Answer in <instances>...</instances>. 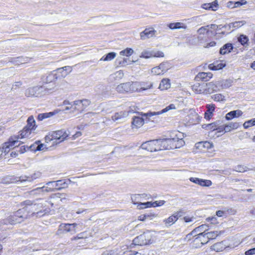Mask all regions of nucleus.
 Here are the masks:
<instances>
[{
	"label": "nucleus",
	"instance_id": "ddd939ff",
	"mask_svg": "<svg viewBox=\"0 0 255 255\" xmlns=\"http://www.w3.org/2000/svg\"><path fill=\"white\" fill-rule=\"evenodd\" d=\"M212 76L213 74L210 72H200L199 73L196 75V76L195 78V79L197 81H209L212 77Z\"/></svg>",
	"mask_w": 255,
	"mask_h": 255
},
{
	"label": "nucleus",
	"instance_id": "58836bf2",
	"mask_svg": "<svg viewBox=\"0 0 255 255\" xmlns=\"http://www.w3.org/2000/svg\"><path fill=\"white\" fill-rule=\"evenodd\" d=\"M56 79H57V77L56 76L55 74L51 73L49 74L46 77L45 79H43V82L48 83H51L53 81H55Z\"/></svg>",
	"mask_w": 255,
	"mask_h": 255
},
{
	"label": "nucleus",
	"instance_id": "4be33fe9",
	"mask_svg": "<svg viewBox=\"0 0 255 255\" xmlns=\"http://www.w3.org/2000/svg\"><path fill=\"white\" fill-rule=\"evenodd\" d=\"M218 4L217 0H215L212 3H204L202 5V7L205 9L212 10L215 11L217 10Z\"/></svg>",
	"mask_w": 255,
	"mask_h": 255
},
{
	"label": "nucleus",
	"instance_id": "9d476101",
	"mask_svg": "<svg viewBox=\"0 0 255 255\" xmlns=\"http://www.w3.org/2000/svg\"><path fill=\"white\" fill-rule=\"evenodd\" d=\"M175 105L173 104H171L170 105H169V106H167L165 108L162 109L161 111H159V112H148L147 113H145V114H143V116L146 117H150L151 116H156V115H160L161 114H163V113H166L167 112V111L170 110H172V109H175Z\"/></svg>",
	"mask_w": 255,
	"mask_h": 255
},
{
	"label": "nucleus",
	"instance_id": "6e6552de",
	"mask_svg": "<svg viewBox=\"0 0 255 255\" xmlns=\"http://www.w3.org/2000/svg\"><path fill=\"white\" fill-rule=\"evenodd\" d=\"M52 137L56 139L60 140V142L64 140L69 135L66 131L64 129H60L51 132Z\"/></svg>",
	"mask_w": 255,
	"mask_h": 255
},
{
	"label": "nucleus",
	"instance_id": "f704fd0d",
	"mask_svg": "<svg viewBox=\"0 0 255 255\" xmlns=\"http://www.w3.org/2000/svg\"><path fill=\"white\" fill-rule=\"evenodd\" d=\"M73 105V107H74L73 108L75 110L79 111L80 112H82L84 110L82 102L80 100L74 101Z\"/></svg>",
	"mask_w": 255,
	"mask_h": 255
},
{
	"label": "nucleus",
	"instance_id": "e2e57ef3",
	"mask_svg": "<svg viewBox=\"0 0 255 255\" xmlns=\"http://www.w3.org/2000/svg\"><path fill=\"white\" fill-rule=\"evenodd\" d=\"M207 128L209 129L214 130L217 129V126L215 123H213L207 125Z\"/></svg>",
	"mask_w": 255,
	"mask_h": 255
},
{
	"label": "nucleus",
	"instance_id": "0eeeda50",
	"mask_svg": "<svg viewBox=\"0 0 255 255\" xmlns=\"http://www.w3.org/2000/svg\"><path fill=\"white\" fill-rule=\"evenodd\" d=\"M77 226L75 223L74 224H61L59 226V229L57 232V235L66 233L72 231H75V228Z\"/></svg>",
	"mask_w": 255,
	"mask_h": 255
},
{
	"label": "nucleus",
	"instance_id": "3c124183",
	"mask_svg": "<svg viewBox=\"0 0 255 255\" xmlns=\"http://www.w3.org/2000/svg\"><path fill=\"white\" fill-rule=\"evenodd\" d=\"M167 69L159 70L157 67H154L151 69V73L154 75H160L163 74V73L166 71Z\"/></svg>",
	"mask_w": 255,
	"mask_h": 255
},
{
	"label": "nucleus",
	"instance_id": "1a4fd4ad",
	"mask_svg": "<svg viewBox=\"0 0 255 255\" xmlns=\"http://www.w3.org/2000/svg\"><path fill=\"white\" fill-rule=\"evenodd\" d=\"M16 140L13 139L12 138L9 139V140L3 143L2 147L0 148V151L1 152H4L5 154L8 153L10 149H13L14 148V144Z\"/></svg>",
	"mask_w": 255,
	"mask_h": 255
},
{
	"label": "nucleus",
	"instance_id": "13d9d810",
	"mask_svg": "<svg viewBox=\"0 0 255 255\" xmlns=\"http://www.w3.org/2000/svg\"><path fill=\"white\" fill-rule=\"evenodd\" d=\"M246 168V166L238 165L235 167V170L239 172H244L247 170Z\"/></svg>",
	"mask_w": 255,
	"mask_h": 255
},
{
	"label": "nucleus",
	"instance_id": "412c9836",
	"mask_svg": "<svg viewBox=\"0 0 255 255\" xmlns=\"http://www.w3.org/2000/svg\"><path fill=\"white\" fill-rule=\"evenodd\" d=\"M233 46L231 43H227L224 45L220 50V54L225 55L231 52L233 49Z\"/></svg>",
	"mask_w": 255,
	"mask_h": 255
},
{
	"label": "nucleus",
	"instance_id": "c9c22d12",
	"mask_svg": "<svg viewBox=\"0 0 255 255\" xmlns=\"http://www.w3.org/2000/svg\"><path fill=\"white\" fill-rule=\"evenodd\" d=\"M177 221V218L175 217L173 215L168 217L167 219L164 220L165 225L167 227H169Z\"/></svg>",
	"mask_w": 255,
	"mask_h": 255
},
{
	"label": "nucleus",
	"instance_id": "a18cd8bd",
	"mask_svg": "<svg viewBox=\"0 0 255 255\" xmlns=\"http://www.w3.org/2000/svg\"><path fill=\"white\" fill-rule=\"evenodd\" d=\"M29 60L28 57H17V65L27 63Z\"/></svg>",
	"mask_w": 255,
	"mask_h": 255
},
{
	"label": "nucleus",
	"instance_id": "5701e85b",
	"mask_svg": "<svg viewBox=\"0 0 255 255\" xmlns=\"http://www.w3.org/2000/svg\"><path fill=\"white\" fill-rule=\"evenodd\" d=\"M206 88L207 94L217 92V86L215 85L214 82L206 83Z\"/></svg>",
	"mask_w": 255,
	"mask_h": 255
},
{
	"label": "nucleus",
	"instance_id": "393cba45",
	"mask_svg": "<svg viewBox=\"0 0 255 255\" xmlns=\"http://www.w3.org/2000/svg\"><path fill=\"white\" fill-rule=\"evenodd\" d=\"M143 124L144 119L142 118L139 117H134L133 118L132 124L136 128L142 126Z\"/></svg>",
	"mask_w": 255,
	"mask_h": 255
},
{
	"label": "nucleus",
	"instance_id": "4468645a",
	"mask_svg": "<svg viewBox=\"0 0 255 255\" xmlns=\"http://www.w3.org/2000/svg\"><path fill=\"white\" fill-rule=\"evenodd\" d=\"M194 237H195L194 241L201 242V245H204L208 242V240L207 239V236L205 233V231L201 233H199L197 235L194 234L193 235Z\"/></svg>",
	"mask_w": 255,
	"mask_h": 255
},
{
	"label": "nucleus",
	"instance_id": "b1692460",
	"mask_svg": "<svg viewBox=\"0 0 255 255\" xmlns=\"http://www.w3.org/2000/svg\"><path fill=\"white\" fill-rule=\"evenodd\" d=\"M168 27L171 29H186L187 26L182 22L170 23L168 25Z\"/></svg>",
	"mask_w": 255,
	"mask_h": 255
},
{
	"label": "nucleus",
	"instance_id": "6ab92c4d",
	"mask_svg": "<svg viewBox=\"0 0 255 255\" xmlns=\"http://www.w3.org/2000/svg\"><path fill=\"white\" fill-rule=\"evenodd\" d=\"M27 125L26 126H25L24 128L25 129H29L30 131L32 130H35L36 128V125H35V121L34 119V118L33 116H30L27 120Z\"/></svg>",
	"mask_w": 255,
	"mask_h": 255
},
{
	"label": "nucleus",
	"instance_id": "2eb2a0df",
	"mask_svg": "<svg viewBox=\"0 0 255 255\" xmlns=\"http://www.w3.org/2000/svg\"><path fill=\"white\" fill-rule=\"evenodd\" d=\"M155 32L153 28H146L144 31L140 33V38L144 40L152 37Z\"/></svg>",
	"mask_w": 255,
	"mask_h": 255
},
{
	"label": "nucleus",
	"instance_id": "7ed1b4c3",
	"mask_svg": "<svg viewBox=\"0 0 255 255\" xmlns=\"http://www.w3.org/2000/svg\"><path fill=\"white\" fill-rule=\"evenodd\" d=\"M41 176V173H34L31 176H20L19 179L17 180V187L20 188V186H28L29 183H31L36 179L39 178Z\"/></svg>",
	"mask_w": 255,
	"mask_h": 255
},
{
	"label": "nucleus",
	"instance_id": "72a5a7b5",
	"mask_svg": "<svg viewBox=\"0 0 255 255\" xmlns=\"http://www.w3.org/2000/svg\"><path fill=\"white\" fill-rule=\"evenodd\" d=\"M197 147L200 148L203 147L207 149H210L213 147V144L212 142H210L208 141L199 142L197 143Z\"/></svg>",
	"mask_w": 255,
	"mask_h": 255
},
{
	"label": "nucleus",
	"instance_id": "473e14b6",
	"mask_svg": "<svg viewBox=\"0 0 255 255\" xmlns=\"http://www.w3.org/2000/svg\"><path fill=\"white\" fill-rule=\"evenodd\" d=\"M215 106L213 104L207 105V111L205 113V117L210 119V117L213 115V112L215 110Z\"/></svg>",
	"mask_w": 255,
	"mask_h": 255
},
{
	"label": "nucleus",
	"instance_id": "2f4dec72",
	"mask_svg": "<svg viewBox=\"0 0 255 255\" xmlns=\"http://www.w3.org/2000/svg\"><path fill=\"white\" fill-rule=\"evenodd\" d=\"M55 114V113L54 112L39 114L37 116V119L39 121H41L43 120L44 119H47V118H50V117L53 116Z\"/></svg>",
	"mask_w": 255,
	"mask_h": 255
},
{
	"label": "nucleus",
	"instance_id": "dca6fc26",
	"mask_svg": "<svg viewBox=\"0 0 255 255\" xmlns=\"http://www.w3.org/2000/svg\"><path fill=\"white\" fill-rule=\"evenodd\" d=\"M27 207H24L22 209H19L17 210V223H20L22 221L18 220V218L25 219L27 218L28 213L27 212Z\"/></svg>",
	"mask_w": 255,
	"mask_h": 255
},
{
	"label": "nucleus",
	"instance_id": "bf43d9fd",
	"mask_svg": "<svg viewBox=\"0 0 255 255\" xmlns=\"http://www.w3.org/2000/svg\"><path fill=\"white\" fill-rule=\"evenodd\" d=\"M20 146V144H19L18 145H17V148L19 147V149L17 150L20 153H23L25 151H26L27 150V146L25 145H22L21 146Z\"/></svg>",
	"mask_w": 255,
	"mask_h": 255
},
{
	"label": "nucleus",
	"instance_id": "aec40b11",
	"mask_svg": "<svg viewBox=\"0 0 255 255\" xmlns=\"http://www.w3.org/2000/svg\"><path fill=\"white\" fill-rule=\"evenodd\" d=\"M207 227H208V226L206 225H202L196 228L190 234H188L186 236V237L188 239H190L191 236L194 235V234H196L197 233H198V232L201 233L202 231H203L204 230L205 231L207 230Z\"/></svg>",
	"mask_w": 255,
	"mask_h": 255
},
{
	"label": "nucleus",
	"instance_id": "cd10ccee",
	"mask_svg": "<svg viewBox=\"0 0 255 255\" xmlns=\"http://www.w3.org/2000/svg\"><path fill=\"white\" fill-rule=\"evenodd\" d=\"M170 81L168 79H163L160 82L159 88L161 90H166L170 88Z\"/></svg>",
	"mask_w": 255,
	"mask_h": 255
},
{
	"label": "nucleus",
	"instance_id": "a878e982",
	"mask_svg": "<svg viewBox=\"0 0 255 255\" xmlns=\"http://www.w3.org/2000/svg\"><path fill=\"white\" fill-rule=\"evenodd\" d=\"M174 140L176 141L174 143V149L180 148L185 143L182 138H180L177 134H175L174 135Z\"/></svg>",
	"mask_w": 255,
	"mask_h": 255
},
{
	"label": "nucleus",
	"instance_id": "c756f323",
	"mask_svg": "<svg viewBox=\"0 0 255 255\" xmlns=\"http://www.w3.org/2000/svg\"><path fill=\"white\" fill-rule=\"evenodd\" d=\"M31 131L29 130V129H25V128H23V129L20 131V133L19 135H17V142H18V139L20 138H23L24 137H28L31 134Z\"/></svg>",
	"mask_w": 255,
	"mask_h": 255
},
{
	"label": "nucleus",
	"instance_id": "a19ab883",
	"mask_svg": "<svg viewBox=\"0 0 255 255\" xmlns=\"http://www.w3.org/2000/svg\"><path fill=\"white\" fill-rule=\"evenodd\" d=\"M238 41L243 46L248 45V42L249 41L248 37L244 34L241 35L238 38Z\"/></svg>",
	"mask_w": 255,
	"mask_h": 255
},
{
	"label": "nucleus",
	"instance_id": "c85d7f7f",
	"mask_svg": "<svg viewBox=\"0 0 255 255\" xmlns=\"http://www.w3.org/2000/svg\"><path fill=\"white\" fill-rule=\"evenodd\" d=\"M165 142L167 144V149H174V143L176 141L174 140V135L173 136H171V137L164 139Z\"/></svg>",
	"mask_w": 255,
	"mask_h": 255
},
{
	"label": "nucleus",
	"instance_id": "a211bd4d",
	"mask_svg": "<svg viewBox=\"0 0 255 255\" xmlns=\"http://www.w3.org/2000/svg\"><path fill=\"white\" fill-rule=\"evenodd\" d=\"M226 64L221 61H217L212 64H209L208 67L211 70H218L222 69L225 67Z\"/></svg>",
	"mask_w": 255,
	"mask_h": 255
},
{
	"label": "nucleus",
	"instance_id": "bb28decb",
	"mask_svg": "<svg viewBox=\"0 0 255 255\" xmlns=\"http://www.w3.org/2000/svg\"><path fill=\"white\" fill-rule=\"evenodd\" d=\"M240 125L238 123H230L229 124L225 125V132L231 131L233 129H237Z\"/></svg>",
	"mask_w": 255,
	"mask_h": 255
},
{
	"label": "nucleus",
	"instance_id": "de8ad7c7",
	"mask_svg": "<svg viewBox=\"0 0 255 255\" xmlns=\"http://www.w3.org/2000/svg\"><path fill=\"white\" fill-rule=\"evenodd\" d=\"M124 117V113L123 112L116 113L112 117V119L113 121H117L122 119Z\"/></svg>",
	"mask_w": 255,
	"mask_h": 255
},
{
	"label": "nucleus",
	"instance_id": "f257e3e1",
	"mask_svg": "<svg viewBox=\"0 0 255 255\" xmlns=\"http://www.w3.org/2000/svg\"><path fill=\"white\" fill-rule=\"evenodd\" d=\"M52 88H48L47 86L43 85L42 86H35L30 87L25 91V96L27 97H39L42 94H45L50 92Z\"/></svg>",
	"mask_w": 255,
	"mask_h": 255
},
{
	"label": "nucleus",
	"instance_id": "69168bd1",
	"mask_svg": "<svg viewBox=\"0 0 255 255\" xmlns=\"http://www.w3.org/2000/svg\"><path fill=\"white\" fill-rule=\"evenodd\" d=\"M165 203L164 200L156 201L153 202V207L161 206L163 205Z\"/></svg>",
	"mask_w": 255,
	"mask_h": 255
},
{
	"label": "nucleus",
	"instance_id": "49530a36",
	"mask_svg": "<svg viewBox=\"0 0 255 255\" xmlns=\"http://www.w3.org/2000/svg\"><path fill=\"white\" fill-rule=\"evenodd\" d=\"M212 183V181L210 180L201 179L199 185L203 187H209Z\"/></svg>",
	"mask_w": 255,
	"mask_h": 255
},
{
	"label": "nucleus",
	"instance_id": "37998d69",
	"mask_svg": "<svg viewBox=\"0 0 255 255\" xmlns=\"http://www.w3.org/2000/svg\"><path fill=\"white\" fill-rule=\"evenodd\" d=\"M153 202H147L145 203L139 202V205H138L137 207L140 209L153 207Z\"/></svg>",
	"mask_w": 255,
	"mask_h": 255
},
{
	"label": "nucleus",
	"instance_id": "864d4df0",
	"mask_svg": "<svg viewBox=\"0 0 255 255\" xmlns=\"http://www.w3.org/2000/svg\"><path fill=\"white\" fill-rule=\"evenodd\" d=\"M164 53L160 51H152V57H163Z\"/></svg>",
	"mask_w": 255,
	"mask_h": 255
},
{
	"label": "nucleus",
	"instance_id": "603ef678",
	"mask_svg": "<svg viewBox=\"0 0 255 255\" xmlns=\"http://www.w3.org/2000/svg\"><path fill=\"white\" fill-rule=\"evenodd\" d=\"M246 23L245 21H235L232 23V27L234 28L240 27Z\"/></svg>",
	"mask_w": 255,
	"mask_h": 255
},
{
	"label": "nucleus",
	"instance_id": "9b49d317",
	"mask_svg": "<svg viewBox=\"0 0 255 255\" xmlns=\"http://www.w3.org/2000/svg\"><path fill=\"white\" fill-rule=\"evenodd\" d=\"M47 185H52L53 187L56 188L58 190H60L62 188H66L68 186V184L65 180H59L56 181H50L47 182Z\"/></svg>",
	"mask_w": 255,
	"mask_h": 255
},
{
	"label": "nucleus",
	"instance_id": "338daca9",
	"mask_svg": "<svg viewBox=\"0 0 255 255\" xmlns=\"http://www.w3.org/2000/svg\"><path fill=\"white\" fill-rule=\"evenodd\" d=\"M44 145L40 143V141H37V151L43 150L44 148Z\"/></svg>",
	"mask_w": 255,
	"mask_h": 255
},
{
	"label": "nucleus",
	"instance_id": "f03ea898",
	"mask_svg": "<svg viewBox=\"0 0 255 255\" xmlns=\"http://www.w3.org/2000/svg\"><path fill=\"white\" fill-rule=\"evenodd\" d=\"M133 244L138 246H145L151 244L153 242V236L150 231H146L143 234L135 237L132 241Z\"/></svg>",
	"mask_w": 255,
	"mask_h": 255
},
{
	"label": "nucleus",
	"instance_id": "0e129e2a",
	"mask_svg": "<svg viewBox=\"0 0 255 255\" xmlns=\"http://www.w3.org/2000/svg\"><path fill=\"white\" fill-rule=\"evenodd\" d=\"M37 141H35L34 143L31 145L29 147H27V150H30L31 151H37Z\"/></svg>",
	"mask_w": 255,
	"mask_h": 255
},
{
	"label": "nucleus",
	"instance_id": "052dcab7",
	"mask_svg": "<svg viewBox=\"0 0 255 255\" xmlns=\"http://www.w3.org/2000/svg\"><path fill=\"white\" fill-rule=\"evenodd\" d=\"M209 27V25H207L206 26H202V27H200L198 30V33L199 34H203L205 33L206 30H207L208 32V30H207V27Z\"/></svg>",
	"mask_w": 255,
	"mask_h": 255
},
{
	"label": "nucleus",
	"instance_id": "20e7f679",
	"mask_svg": "<svg viewBox=\"0 0 255 255\" xmlns=\"http://www.w3.org/2000/svg\"><path fill=\"white\" fill-rule=\"evenodd\" d=\"M158 143L157 139L147 141L143 142L140 146V147L150 152L157 151V144Z\"/></svg>",
	"mask_w": 255,
	"mask_h": 255
},
{
	"label": "nucleus",
	"instance_id": "4c0bfd02",
	"mask_svg": "<svg viewBox=\"0 0 255 255\" xmlns=\"http://www.w3.org/2000/svg\"><path fill=\"white\" fill-rule=\"evenodd\" d=\"M116 56V53L114 52L108 53L106 55L101 58L100 61H111Z\"/></svg>",
	"mask_w": 255,
	"mask_h": 255
},
{
	"label": "nucleus",
	"instance_id": "09e8293b",
	"mask_svg": "<svg viewBox=\"0 0 255 255\" xmlns=\"http://www.w3.org/2000/svg\"><path fill=\"white\" fill-rule=\"evenodd\" d=\"M255 126V118L252 119L244 123L243 126L245 128H248Z\"/></svg>",
	"mask_w": 255,
	"mask_h": 255
},
{
	"label": "nucleus",
	"instance_id": "8fccbe9b",
	"mask_svg": "<svg viewBox=\"0 0 255 255\" xmlns=\"http://www.w3.org/2000/svg\"><path fill=\"white\" fill-rule=\"evenodd\" d=\"M207 236V239L212 240L215 239L218 236L217 232H210L206 233Z\"/></svg>",
	"mask_w": 255,
	"mask_h": 255
},
{
	"label": "nucleus",
	"instance_id": "39448f33",
	"mask_svg": "<svg viewBox=\"0 0 255 255\" xmlns=\"http://www.w3.org/2000/svg\"><path fill=\"white\" fill-rule=\"evenodd\" d=\"M53 189L51 187L43 186L42 187H38L28 192V194L31 197H36L38 195H42L45 192L53 191Z\"/></svg>",
	"mask_w": 255,
	"mask_h": 255
},
{
	"label": "nucleus",
	"instance_id": "ea45409f",
	"mask_svg": "<svg viewBox=\"0 0 255 255\" xmlns=\"http://www.w3.org/2000/svg\"><path fill=\"white\" fill-rule=\"evenodd\" d=\"M124 76L123 71L120 70L116 72L113 74L111 75V78L114 79L115 80L121 79Z\"/></svg>",
	"mask_w": 255,
	"mask_h": 255
},
{
	"label": "nucleus",
	"instance_id": "c03bdc74",
	"mask_svg": "<svg viewBox=\"0 0 255 255\" xmlns=\"http://www.w3.org/2000/svg\"><path fill=\"white\" fill-rule=\"evenodd\" d=\"M133 53V50L130 48H127L126 49L121 51L120 52L121 55L126 56L127 57L130 56Z\"/></svg>",
	"mask_w": 255,
	"mask_h": 255
},
{
	"label": "nucleus",
	"instance_id": "423d86ee",
	"mask_svg": "<svg viewBox=\"0 0 255 255\" xmlns=\"http://www.w3.org/2000/svg\"><path fill=\"white\" fill-rule=\"evenodd\" d=\"M133 83L131 82L121 84L117 87L116 90L121 93L133 91L134 90L133 87Z\"/></svg>",
	"mask_w": 255,
	"mask_h": 255
},
{
	"label": "nucleus",
	"instance_id": "680f3d73",
	"mask_svg": "<svg viewBox=\"0 0 255 255\" xmlns=\"http://www.w3.org/2000/svg\"><path fill=\"white\" fill-rule=\"evenodd\" d=\"M80 101L82 102L84 109L86 107H87L91 103L90 101L88 99H83Z\"/></svg>",
	"mask_w": 255,
	"mask_h": 255
},
{
	"label": "nucleus",
	"instance_id": "f3484780",
	"mask_svg": "<svg viewBox=\"0 0 255 255\" xmlns=\"http://www.w3.org/2000/svg\"><path fill=\"white\" fill-rule=\"evenodd\" d=\"M243 114V112L239 110L232 111L228 113H227L226 115V119L227 120H231L232 119L236 117H239Z\"/></svg>",
	"mask_w": 255,
	"mask_h": 255
},
{
	"label": "nucleus",
	"instance_id": "4d7b16f0",
	"mask_svg": "<svg viewBox=\"0 0 255 255\" xmlns=\"http://www.w3.org/2000/svg\"><path fill=\"white\" fill-rule=\"evenodd\" d=\"M247 3V2L245 0H241L240 1H236L234 3V5L232 7V8L239 7L241 5L246 4Z\"/></svg>",
	"mask_w": 255,
	"mask_h": 255
},
{
	"label": "nucleus",
	"instance_id": "774afa93",
	"mask_svg": "<svg viewBox=\"0 0 255 255\" xmlns=\"http://www.w3.org/2000/svg\"><path fill=\"white\" fill-rule=\"evenodd\" d=\"M245 254L246 255H253L255 254V248L251 249L246 251Z\"/></svg>",
	"mask_w": 255,
	"mask_h": 255
},
{
	"label": "nucleus",
	"instance_id": "79ce46f5",
	"mask_svg": "<svg viewBox=\"0 0 255 255\" xmlns=\"http://www.w3.org/2000/svg\"><path fill=\"white\" fill-rule=\"evenodd\" d=\"M211 98L216 102H223L225 101V97L221 94H217L212 96Z\"/></svg>",
	"mask_w": 255,
	"mask_h": 255
},
{
	"label": "nucleus",
	"instance_id": "f8f14e48",
	"mask_svg": "<svg viewBox=\"0 0 255 255\" xmlns=\"http://www.w3.org/2000/svg\"><path fill=\"white\" fill-rule=\"evenodd\" d=\"M192 89L196 94H207V92H206V83L195 84L192 86Z\"/></svg>",
	"mask_w": 255,
	"mask_h": 255
},
{
	"label": "nucleus",
	"instance_id": "7c9ffc66",
	"mask_svg": "<svg viewBox=\"0 0 255 255\" xmlns=\"http://www.w3.org/2000/svg\"><path fill=\"white\" fill-rule=\"evenodd\" d=\"M158 143L157 144V146L158 148H157V151L161 150H167V144L166 142H165L164 139H157Z\"/></svg>",
	"mask_w": 255,
	"mask_h": 255
},
{
	"label": "nucleus",
	"instance_id": "6e6d98bb",
	"mask_svg": "<svg viewBox=\"0 0 255 255\" xmlns=\"http://www.w3.org/2000/svg\"><path fill=\"white\" fill-rule=\"evenodd\" d=\"M139 194H134L131 196V200L134 204H138L139 205V203L136 202V201L139 199Z\"/></svg>",
	"mask_w": 255,
	"mask_h": 255
},
{
	"label": "nucleus",
	"instance_id": "5fc2aeb1",
	"mask_svg": "<svg viewBox=\"0 0 255 255\" xmlns=\"http://www.w3.org/2000/svg\"><path fill=\"white\" fill-rule=\"evenodd\" d=\"M152 57V51L148 52V51H143L141 53V55L140 57L145 58H149Z\"/></svg>",
	"mask_w": 255,
	"mask_h": 255
},
{
	"label": "nucleus",
	"instance_id": "e433bc0d",
	"mask_svg": "<svg viewBox=\"0 0 255 255\" xmlns=\"http://www.w3.org/2000/svg\"><path fill=\"white\" fill-rule=\"evenodd\" d=\"M222 89H225L232 86L233 81L231 79L222 80Z\"/></svg>",
	"mask_w": 255,
	"mask_h": 255
}]
</instances>
